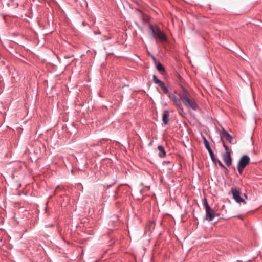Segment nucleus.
I'll list each match as a JSON object with an SVG mask.
<instances>
[{"label":"nucleus","instance_id":"f257e3e1","mask_svg":"<svg viewBox=\"0 0 262 262\" xmlns=\"http://www.w3.org/2000/svg\"><path fill=\"white\" fill-rule=\"evenodd\" d=\"M178 95L184 105L188 109L191 108L196 111L199 108L198 103L194 99L191 97L186 89H184L183 90L180 91Z\"/></svg>","mask_w":262,"mask_h":262},{"label":"nucleus","instance_id":"f03ea898","mask_svg":"<svg viewBox=\"0 0 262 262\" xmlns=\"http://www.w3.org/2000/svg\"><path fill=\"white\" fill-rule=\"evenodd\" d=\"M149 33L152 36L155 40H159L161 43L167 41L165 33L160 29L157 25L149 24Z\"/></svg>","mask_w":262,"mask_h":262},{"label":"nucleus","instance_id":"7ed1b4c3","mask_svg":"<svg viewBox=\"0 0 262 262\" xmlns=\"http://www.w3.org/2000/svg\"><path fill=\"white\" fill-rule=\"evenodd\" d=\"M203 205L206 211V218L209 221H212L215 216H219V214L216 213L215 211L209 206L206 198L204 200Z\"/></svg>","mask_w":262,"mask_h":262},{"label":"nucleus","instance_id":"20e7f679","mask_svg":"<svg viewBox=\"0 0 262 262\" xmlns=\"http://www.w3.org/2000/svg\"><path fill=\"white\" fill-rule=\"evenodd\" d=\"M250 162V158L247 155L243 156L239 159L237 164V170L240 174H242L247 165Z\"/></svg>","mask_w":262,"mask_h":262},{"label":"nucleus","instance_id":"39448f33","mask_svg":"<svg viewBox=\"0 0 262 262\" xmlns=\"http://www.w3.org/2000/svg\"><path fill=\"white\" fill-rule=\"evenodd\" d=\"M231 192L233 195V198L238 203H243L244 204L246 203L244 199L241 198V192L236 187H232Z\"/></svg>","mask_w":262,"mask_h":262},{"label":"nucleus","instance_id":"423d86ee","mask_svg":"<svg viewBox=\"0 0 262 262\" xmlns=\"http://www.w3.org/2000/svg\"><path fill=\"white\" fill-rule=\"evenodd\" d=\"M153 81L156 83L157 84L159 87L161 88V90L163 92V93L167 94V95L169 93V90L168 88L165 85L164 83L159 80L156 75H153Z\"/></svg>","mask_w":262,"mask_h":262},{"label":"nucleus","instance_id":"0eeeda50","mask_svg":"<svg viewBox=\"0 0 262 262\" xmlns=\"http://www.w3.org/2000/svg\"><path fill=\"white\" fill-rule=\"evenodd\" d=\"M169 99L172 101L178 107L180 113L183 112V108L182 107L180 100L178 99L177 96L174 94L169 93L167 95Z\"/></svg>","mask_w":262,"mask_h":262},{"label":"nucleus","instance_id":"6e6552de","mask_svg":"<svg viewBox=\"0 0 262 262\" xmlns=\"http://www.w3.org/2000/svg\"><path fill=\"white\" fill-rule=\"evenodd\" d=\"M203 141H204V144L205 147L208 150V151L210 155V156L211 158L212 161L214 163H216V158H215V156H214V155L209 145L208 140L206 139V138L205 137L203 138Z\"/></svg>","mask_w":262,"mask_h":262},{"label":"nucleus","instance_id":"1a4fd4ad","mask_svg":"<svg viewBox=\"0 0 262 262\" xmlns=\"http://www.w3.org/2000/svg\"><path fill=\"white\" fill-rule=\"evenodd\" d=\"M223 160L227 166H230L232 164V158L231 154L229 152H225L223 156Z\"/></svg>","mask_w":262,"mask_h":262},{"label":"nucleus","instance_id":"9d476101","mask_svg":"<svg viewBox=\"0 0 262 262\" xmlns=\"http://www.w3.org/2000/svg\"><path fill=\"white\" fill-rule=\"evenodd\" d=\"M169 112L168 110H165L162 114V121L165 125H167L169 121Z\"/></svg>","mask_w":262,"mask_h":262},{"label":"nucleus","instance_id":"9b49d317","mask_svg":"<svg viewBox=\"0 0 262 262\" xmlns=\"http://www.w3.org/2000/svg\"><path fill=\"white\" fill-rule=\"evenodd\" d=\"M139 12L140 13V17L143 23H149L150 20V17L145 14H144L141 11L139 10Z\"/></svg>","mask_w":262,"mask_h":262},{"label":"nucleus","instance_id":"f8f14e48","mask_svg":"<svg viewBox=\"0 0 262 262\" xmlns=\"http://www.w3.org/2000/svg\"><path fill=\"white\" fill-rule=\"evenodd\" d=\"M221 136L223 137H224L226 139V140L229 142L232 143V141L233 140L232 137L228 133L227 131L225 130L224 129H223V130L221 132Z\"/></svg>","mask_w":262,"mask_h":262},{"label":"nucleus","instance_id":"ddd939ff","mask_svg":"<svg viewBox=\"0 0 262 262\" xmlns=\"http://www.w3.org/2000/svg\"><path fill=\"white\" fill-rule=\"evenodd\" d=\"M157 149L159 150L158 156L159 157L162 158L165 157L166 151L162 145H159L157 147Z\"/></svg>","mask_w":262,"mask_h":262},{"label":"nucleus","instance_id":"4468645a","mask_svg":"<svg viewBox=\"0 0 262 262\" xmlns=\"http://www.w3.org/2000/svg\"><path fill=\"white\" fill-rule=\"evenodd\" d=\"M177 78L179 83V85L181 86L182 90H183L184 89H186L185 88V81L184 79L180 76V75L178 74L177 76Z\"/></svg>","mask_w":262,"mask_h":262},{"label":"nucleus","instance_id":"2eb2a0df","mask_svg":"<svg viewBox=\"0 0 262 262\" xmlns=\"http://www.w3.org/2000/svg\"><path fill=\"white\" fill-rule=\"evenodd\" d=\"M6 4L9 7L11 6L12 8H16L18 6L16 1H9V3H7Z\"/></svg>","mask_w":262,"mask_h":262},{"label":"nucleus","instance_id":"dca6fc26","mask_svg":"<svg viewBox=\"0 0 262 262\" xmlns=\"http://www.w3.org/2000/svg\"><path fill=\"white\" fill-rule=\"evenodd\" d=\"M157 69L159 71V72H160L162 74H163V73L165 72V68L160 62L157 64Z\"/></svg>","mask_w":262,"mask_h":262},{"label":"nucleus","instance_id":"f3484780","mask_svg":"<svg viewBox=\"0 0 262 262\" xmlns=\"http://www.w3.org/2000/svg\"><path fill=\"white\" fill-rule=\"evenodd\" d=\"M223 147L225 148L226 150V152H229L230 154L231 152V150L229 148V147L226 145L225 143L223 142Z\"/></svg>","mask_w":262,"mask_h":262},{"label":"nucleus","instance_id":"a211bd4d","mask_svg":"<svg viewBox=\"0 0 262 262\" xmlns=\"http://www.w3.org/2000/svg\"><path fill=\"white\" fill-rule=\"evenodd\" d=\"M216 162H218V163L221 167H222L223 169H227L226 167L224 165V164L222 163V162L220 160L216 159Z\"/></svg>","mask_w":262,"mask_h":262},{"label":"nucleus","instance_id":"6ab92c4d","mask_svg":"<svg viewBox=\"0 0 262 262\" xmlns=\"http://www.w3.org/2000/svg\"><path fill=\"white\" fill-rule=\"evenodd\" d=\"M169 163H170V162L169 161L163 162V164H169Z\"/></svg>","mask_w":262,"mask_h":262},{"label":"nucleus","instance_id":"aec40b11","mask_svg":"<svg viewBox=\"0 0 262 262\" xmlns=\"http://www.w3.org/2000/svg\"><path fill=\"white\" fill-rule=\"evenodd\" d=\"M244 195L245 197V198L247 199V195L246 194H245V193L244 194Z\"/></svg>","mask_w":262,"mask_h":262}]
</instances>
